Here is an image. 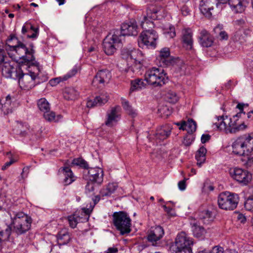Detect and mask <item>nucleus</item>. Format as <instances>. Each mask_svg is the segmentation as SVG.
<instances>
[{
    "label": "nucleus",
    "mask_w": 253,
    "mask_h": 253,
    "mask_svg": "<svg viewBox=\"0 0 253 253\" xmlns=\"http://www.w3.org/2000/svg\"><path fill=\"white\" fill-rule=\"evenodd\" d=\"M165 231L162 226H153L148 231L147 240L150 245L155 247L160 246Z\"/></svg>",
    "instance_id": "obj_14"
},
{
    "label": "nucleus",
    "mask_w": 253,
    "mask_h": 253,
    "mask_svg": "<svg viewBox=\"0 0 253 253\" xmlns=\"http://www.w3.org/2000/svg\"><path fill=\"white\" fill-rule=\"evenodd\" d=\"M196 123L192 119L188 120L187 122L185 121L181 122V126L179 127V129H186L188 133H192L196 130Z\"/></svg>",
    "instance_id": "obj_31"
},
{
    "label": "nucleus",
    "mask_w": 253,
    "mask_h": 253,
    "mask_svg": "<svg viewBox=\"0 0 253 253\" xmlns=\"http://www.w3.org/2000/svg\"><path fill=\"white\" fill-rule=\"evenodd\" d=\"M121 52L124 58L133 60L134 62H135V65L132 66L130 68H129L128 69L126 70V72H129L130 70L132 72H134L137 70H140L141 68L142 65L140 62L139 61L137 63L136 60V54L138 53V50L134 49L129 50L127 49L124 48L122 50Z\"/></svg>",
    "instance_id": "obj_20"
},
{
    "label": "nucleus",
    "mask_w": 253,
    "mask_h": 253,
    "mask_svg": "<svg viewBox=\"0 0 253 253\" xmlns=\"http://www.w3.org/2000/svg\"><path fill=\"white\" fill-rule=\"evenodd\" d=\"M96 106H97V104L95 98L93 100H90L87 101L86 103V107L88 108H92Z\"/></svg>",
    "instance_id": "obj_59"
},
{
    "label": "nucleus",
    "mask_w": 253,
    "mask_h": 253,
    "mask_svg": "<svg viewBox=\"0 0 253 253\" xmlns=\"http://www.w3.org/2000/svg\"><path fill=\"white\" fill-rule=\"evenodd\" d=\"M222 28V25H218L214 29V30L217 33L219 32V36L221 40H227L228 37L227 34L225 31H220Z\"/></svg>",
    "instance_id": "obj_44"
},
{
    "label": "nucleus",
    "mask_w": 253,
    "mask_h": 253,
    "mask_svg": "<svg viewBox=\"0 0 253 253\" xmlns=\"http://www.w3.org/2000/svg\"><path fill=\"white\" fill-rule=\"evenodd\" d=\"M84 173L87 174V178L94 183L100 185L103 181V170L99 167H88V169L84 170Z\"/></svg>",
    "instance_id": "obj_16"
},
{
    "label": "nucleus",
    "mask_w": 253,
    "mask_h": 253,
    "mask_svg": "<svg viewBox=\"0 0 253 253\" xmlns=\"http://www.w3.org/2000/svg\"><path fill=\"white\" fill-rule=\"evenodd\" d=\"M111 77V74L109 70H101L94 77L92 82V85L97 87L104 86L109 82Z\"/></svg>",
    "instance_id": "obj_18"
},
{
    "label": "nucleus",
    "mask_w": 253,
    "mask_h": 253,
    "mask_svg": "<svg viewBox=\"0 0 253 253\" xmlns=\"http://www.w3.org/2000/svg\"><path fill=\"white\" fill-rule=\"evenodd\" d=\"M31 30L34 31V33L32 35H28L27 37L29 38H37L38 35V30L39 29L38 28H36L34 27L30 23H26L22 28V33L23 34H25L26 32H29V30Z\"/></svg>",
    "instance_id": "obj_34"
},
{
    "label": "nucleus",
    "mask_w": 253,
    "mask_h": 253,
    "mask_svg": "<svg viewBox=\"0 0 253 253\" xmlns=\"http://www.w3.org/2000/svg\"><path fill=\"white\" fill-rule=\"evenodd\" d=\"M1 71L3 77L16 80L18 74L21 72V68L13 62H5L2 64Z\"/></svg>",
    "instance_id": "obj_15"
},
{
    "label": "nucleus",
    "mask_w": 253,
    "mask_h": 253,
    "mask_svg": "<svg viewBox=\"0 0 253 253\" xmlns=\"http://www.w3.org/2000/svg\"><path fill=\"white\" fill-rule=\"evenodd\" d=\"M120 35V30H112L104 39L103 42V48L105 53L108 55H112L116 51V46L122 43L123 41Z\"/></svg>",
    "instance_id": "obj_8"
},
{
    "label": "nucleus",
    "mask_w": 253,
    "mask_h": 253,
    "mask_svg": "<svg viewBox=\"0 0 253 253\" xmlns=\"http://www.w3.org/2000/svg\"><path fill=\"white\" fill-rule=\"evenodd\" d=\"M97 106H101L104 104L108 101V99L101 96H97L95 98Z\"/></svg>",
    "instance_id": "obj_54"
},
{
    "label": "nucleus",
    "mask_w": 253,
    "mask_h": 253,
    "mask_svg": "<svg viewBox=\"0 0 253 253\" xmlns=\"http://www.w3.org/2000/svg\"><path fill=\"white\" fill-rule=\"evenodd\" d=\"M78 95V92L74 88H66L63 93L64 97L67 100L75 99Z\"/></svg>",
    "instance_id": "obj_37"
},
{
    "label": "nucleus",
    "mask_w": 253,
    "mask_h": 253,
    "mask_svg": "<svg viewBox=\"0 0 253 253\" xmlns=\"http://www.w3.org/2000/svg\"><path fill=\"white\" fill-rule=\"evenodd\" d=\"M163 207L165 211L167 212V213L169 215L172 216H174L175 215V213L173 210L172 208L168 207L165 205H164Z\"/></svg>",
    "instance_id": "obj_57"
},
{
    "label": "nucleus",
    "mask_w": 253,
    "mask_h": 253,
    "mask_svg": "<svg viewBox=\"0 0 253 253\" xmlns=\"http://www.w3.org/2000/svg\"><path fill=\"white\" fill-rule=\"evenodd\" d=\"M2 46L9 56L16 62L28 64L35 60L33 44L30 45L31 48L29 49L14 35H10L6 40L5 45L2 44Z\"/></svg>",
    "instance_id": "obj_1"
},
{
    "label": "nucleus",
    "mask_w": 253,
    "mask_h": 253,
    "mask_svg": "<svg viewBox=\"0 0 253 253\" xmlns=\"http://www.w3.org/2000/svg\"><path fill=\"white\" fill-rule=\"evenodd\" d=\"M57 240L59 246L66 245L70 241V235L66 230H62L57 234Z\"/></svg>",
    "instance_id": "obj_30"
},
{
    "label": "nucleus",
    "mask_w": 253,
    "mask_h": 253,
    "mask_svg": "<svg viewBox=\"0 0 253 253\" xmlns=\"http://www.w3.org/2000/svg\"><path fill=\"white\" fill-rule=\"evenodd\" d=\"M250 0H229L228 2L232 11L236 13L243 12Z\"/></svg>",
    "instance_id": "obj_23"
},
{
    "label": "nucleus",
    "mask_w": 253,
    "mask_h": 253,
    "mask_svg": "<svg viewBox=\"0 0 253 253\" xmlns=\"http://www.w3.org/2000/svg\"><path fill=\"white\" fill-rule=\"evenodd\" d=\"M224 253H238V252L235 250L226 249L225 251L224 250Z\"/></svg>",
    "instance_id": "obj_64"
},
{
    "label": "nucleus",
    "mask_w": 253,
    "mask_h": 253,
    "mask_svg": "<svg viewBox=\"0 0 253 253\" xmlns=\"http://www.w3.org/2000/svg\"><path fill=\"white\" fill-rule=\"evenodd\" d=\"M232 147L234 154L248 156L253 151V133L238 137L232 143Z\"/></svg>",
    "instance_id": "obj_3"
},
{
    "label": "nucleus",
    "mask_w": 253,
    "mask_h": 253,
    "mask_svg": "<svg viewBox=\"0 0 253 253\" xmlns=\"http://www.w3.org/2000/svg\"><path fill=\"white\" fill-rule=\"evenodd\" d=\"M210 253H224V249L219 246H215Z\"/></svg>",
    "instance_id": "obj_56"
},
{
    "label": "nucleus",
    "mask_w": 253,
    "mask_h": 253,
    "mask_svg": "<svg viewBox=\"0 0 253 253\" xmlns=\"http://www.w3.org/2000/svg\"><path fill=\"white\" fill-rule=\"evenodd\" d=\"M191 225L194 236L197 238L203 239L206 234L205 228L196 222L191 223Z\"/></svg>",
    "instance_id": "obj_28"
},
{
    "label": "nucleus",
    "mask_w": 253,
    "mask_h": 253,
    "mask_svg": "<svg viewBox=\"0 0 253 253\" xmlns=\"http://www.w3.org/2000/svg\"><path fill=\"white\" fill-rule=\"evenodd\" d=\"M207 153L206 149L204 147H201L197 151L195 158L197 161V165L201 167L206 160V154Z\"/></svg>",
    "instance_id": "obj_35"
},
{
    "label": "nucleus",
    "mask_w": 253,
    "mask_h": 253,
    "mask_svg": "<svg viewBox=\"0 0 253 253\" xmlns=\"http://www.w3.org/2000/svg\"><path fill=\"white\" fill-rule=\"evenodd\" d=\"M68 221L69 223L70 224V226L73 228H74L76 227L77 224V218L74 217V216L70 215L68 216Z\"/></svg>",
    "instance_id": "obj_51"
},
{
    "label": "nucleus",
    "mask_w": 253,
    "mask_h": 253,
    "mask_svg": "<svg viewBox=\"0 0 253 253\" xmlns=\"http://www.w3.org/2000/svg\"><path fill=\"white\" fill-rule=\"evenodd\" d=\"M164 33L166 38L169 39L173 38L176 35L175 28L172 26H169V29H166Z\"/></svg>",
    "instance_id": "obj_45"
},
{
    "label": "nucleus",
    "mask_w": 253,
    "mask_h": 253,
    "mask_svg": "<svg viewBox=\"0 0 253 253\" xmlns=\"http://www.w3.org/2000/svg\"><path fill=\"white\" fill-rule=\"evenodd\" d=\"M199 40L200 44L205 47L211 46L213 42L212 37L205 30H203L201 31L199 37Z\"/></svg>",
    "instance_id": "obj_25"
},
{
    "label": "nucleus",
    "mask_w": 253,
    "mask_h": 253,
    "mask_svg": "<svg viewBox=\"0 0 253 253\" xmlns=\"http://www.w3.org/2000/svg\"><path fill=\"white\" fill-rule=\"evenodd\" d=\"M44 118L48 122H56L59 121L61 119V116L58 115L56 116L55 113L54 112L47 111L43 113Z\"/></svg>",
    "instance_id": "obj_39"
},
{
    "label": "nucleus",
    "mask_w": 253,
    "mask_h": 253,
    "mask_svg": "<svg viewBox=\"0 0 253 253\" xmlns=\"http://www.w3.org/2000/svg\"><path fill=\"white\" fill-rule=\"evenodd\" d=\"M144 79L149 84L161 86L166 84L168 78L164 69L152 67L146 71Z\"/></svg>",
    "instance_id": "obj_5"
},
{
    "label": "nucleus",
    "mask_w": 253,
    "mask_h": 253,
    "mask_svg": "<svg viewBox=\"0 0 253 253\" xmlns=\"http://www.w3.org/2000/svg\"><path fill=\"white\" fill-rule=\"evenodd\" d=\"M99 200H100V198L98 196L95 197V199L94 200V205L93 206H90L89 208H87V209L84 208V209H83V210L84 211V212L86 214H89L90 213V212L92 211L94 205L95 204H96V203H98Z\"/></svg>",
    "instance_id": "obj_49"
},
{
    "label": "nucleus",
    "mask_w": 253,
    "mask_h": 253,
    "mask_svg": "<svg viewBox=\"0 0 253 253\" xmlns=\"http://www.w3.org/2000/svg\"><path fill=\"white\" fill-rule=\"evenodd\" d=\"M215 4V0H202L200 3V10L201 13L209 18L212 16L211 10H213Z\"/></svg>",
    "instance_id": "obj_22"
},
{
    "label": "nucleus",
    "mask_w": 253,
    "mask_h": 253,
    "mask_svg": "<svg viewBox=\"0 0 253 253\" xmlns=\"http://www.w3.org/2000/svg\"><path fill=\"white\" fill-rule=\"evenodd\" d=\"M158 38L157 32L154 30H144L138 39V45L142 48L145 46L155 47Z\"/></svg>",
    "instance_id": "obj_12"
},
{
    "label": "nucleus",
    "mask_w": 253,
    "mask_h": 253,
    "mask_svg": "<svg viewBox=\"0 0 253 253\" xmlns=\"http://www.w3.org/2000/svg\"><path fill=\"white\" fill-rule=\"evenodd\" d=\"M121 108L120 106L112 107L107 114V120L105 125L108 126H112L120 119Z\"/></svg>",
    "instance_id": "obj_21"
},
{
    "label": "nucleus",
    "mask_w": 253,
    "mask_h": 253,
    "mask_svg": "<svg viewBox=\"0 0 253 253\" xmlns=\"http://www.w3.org/2000/svg\"><path fill=\"white\" fill-rule=\"evenodd\" d=\"M138 26L135 20L131 19L126 23H123L121 26L120 33L123 36L121 38L123 41L126 36H136L138 34Z\"/></svg>",
    "instance_id": "obj_19"
},
{
    "label": "nucleus",
    "mask_w": 253,
    "mask_h": 253,
    "mask_svg": "<svg viewBox=\"0 0 253 253\" xmlns=\"http://www.w3.org/2000/svg\"><path fill=\"white\" fill-rule=\"evenodd\" d=\"M239 201V198L237 194L226 191L218 195L217 203L221 209L233 210L237 208Z\"/></svg>",
    "instance_id": "obj_9"
},
{
    "label": "nucleus",
    "mask_w": 253,
    "mask_h": 253,
    "mask_svg": "<svg viewBox=\"0 0 253 253\" xmlns=\"http://www.w3.org/2000/svg\"><path fill=\"white\" fill-rule=\"evenodd\" d=\"M210 138H211V136L208 134H203L202 135L201 138L202 143H206L210 140Z\"/></svg>",
    "instance_id": "obj_60"
},
{
    "label": "nucleus",
    "mask_w": 253,
    "mask_h": 253,
    "mask_svg": "<svg viewBox=\"0 0 253 253\" xmlns=\"http://www.w3.org/2000/svg\"><path fill=\"white\" fill-rule=\"evenodd\" d=\"M181 12L183 16H186L190 15L191 10L187 5H184L181 8Z\"/></svg>",
    "instance_id": "obj_52"
},
{
    "label": "nucleus",
    "mask_w": 253,
    "mask_h": 253,
    "mask_svg": "<svg viewBox=\"0 0 253 253\" xmlns=\"http://www.w3.org/2000/svg\"><path fill=\"white\" fill-rule=\"evenodd\" d=\"M186 179L185 178L178 183V188L181 191L184 190L186 188Z\"/></svg>",
    "instance_id": "obj_58"
},
{
    "label": "nucleus",
    "mask_w": 253,
    "mask_h": 253,
    "mask_svg": "<svg viewBox=\"0 0 253 253\" xmlns=\"http://www.w3.org/2000/svg\"><path fill=\"white\" fill-rule=\"evenodd\" d=\"M12 228L10 225L6 226V228L4 230L0 231V238H1V242L3 240H8L11 234Z\"/></svg>",
    "instance_id": "obj_41"
},
{
    "label": "nucleus",
    "mask_w": 253,
    "mask_h": 253,
    "mask_svg": "<svg viewBox=\"0 0 253 253\" xmlns=\"http://www.w3.org/2000/svg\"><path fill=\"white\" fill-rule=\"evenodd\" d=\"M35 68L34 70L29 71V73L24 74L21 70V72L18 74L17 79H18L19 84L21 87L25 89H29L35 86L34 81L37 77L40 72L39 63L33 64V66Z\"/></svg>",
    "instance_id": "obj_11"
},
{
    "label": "nucleus",
    "mask_w": 253,
    "mask_h": 253,
    "mask_svg": "<svg viewBox=\"0 0 253 253\" xmlns=\"http://www.w3.org/2000/svg\"><path fill=\"white\" fill-rule=\"evenodd\" d=\"M193 137L191 135H187L184 137L183 144L186 146H190L193 141Z\"/></svg>",
    "instance_id": "obj_50"
},
{
    "label": "nucleus",
    "mask_w": 253,
    "mask_h": 253,
    "mask_svg": "<svg viewBox=\"0 0 253 253\" xmlns=\"http://www.w3.org/2000/svg\"><path fill=\"white\" fill-rule=\"evenodd\" d=\"M28 127L22 123H17V126L13 129L14 134L18 136L22 137L26 136L27 134Z\"/></svg>",
    "instance_id": "obj_33"
},
{
    "label": "nucleus",
    "mask_w": 253,
    "mask_h": 253,
    "mask_svg": "<svg viewBox=\"0 0 253 253\" xmlns=\"http://www.w3.org/2000/svg\"><path fill=\"white\" fill-rule=\"evenodd\" d=\"M194 244L193 239L184 232L178 233L173 245L175 253H193L192 246Z\"/></svg>",
    "instance_id": "obj_6"
},
{
    "label": "nucleus",
    "mask_w": 253,
    "mask_h": 253,
    "mask_svg": "<svg viewBox=\"0 0 253 253\" xmlns=\"http://www.w3.org/2000/svg\"><path fill=\"white\" fill-rule=\"evenodd\" d=\"M243 107V104H238L237 108L239 109L240 112L233 116L232 118L228 119L227 116L217 117L216 122L213 124V128L223 131L226 133H236L245 130L247 125L243 122H239V119L242 117V115H245Z\"/></svg>",
    "instance_id": "obj_2"
},
{
    "label": "nucleus",
    "mask_w": 253,
    "mask_h": 253,
    "mask_svg": "<svg viewBox=\"0 0 253 253\" xmlns=\"http://www.w3.org/2000/svg\"><path fill=\"white\" fill-rule=\"evenodd\" d=\"M214 218V213L209 210L203 211L199 214V219L205 224L211 223L213 221Z\"/></svg>",
    "instance_id": "obj_29"
},
{
    "label": "nucleus",
    "mask_w": 253,
    "mask_h": 253,
    "mask_svg": "<svg viewBox=\"0 0 253 253\" xmlns=\"http://www.w3.org/2000/svg\"><path fill=\"white\" fill-rule=\"evenodd\" d=\"M122 106L126 113L132 117L134 118L136 116L137 113L136 110L134 109L130 106L128 101H125L122 102Z\"/></svg>",
    "instance_id": "obj_40"
},
{
    "label": "nucleus",
    "mask_w": 253,
    "mask_h": 253,
    "mask_svg": "<svg viewBox=\"0 0 253 253\" xmlns=\"http://www.w3.org/2000/svg\"><path fill=\"white\" fill-rule=\"evenodd\" d=\"M5 49L2 46V44L0 46V65L3 64L5 62V58H6Z\"/></svg>",
    "instance_id": "obj_48"
},
{
    "label": "nucleus",
    "mask_w": 253,
    "mask_h": 253,
    "mask_svg": "<svg viewBox=\"0 0 253 253\" xmlns=\"http://www.w3.org/2000/svg\"><path fill=\"white\" fill-rule=\"evenodd\" d=\"M85 189L90 192L93 191L94 190V188L91 184L87 183V184L85 186Z\"/></svg>",
    "instance_id": "obj_63"
},
{
    "label": "nucleus",
    "mask_w": 253,
    "mask_h": 253,
    "mask_svg": "<svg viewBox=\"0 0 253 253\" xmlns=\"http://www.w3.org/2000/svg\"><path fill=\"white\" fill-rule=\"evenodd\" d=\"M32 219L23 212L17 213L12 220L13 232L21 235L28 231L31 227Z\"/></svg>",
    "instance_id": "obj_10"
},
{
    "label": "nucleus",
    "mask_w": 253,
    "mask_h": 253,
    "mask_svg": "<svg viewBox=\"0 0 253 253\" xmlns=\"http://www.w3.org/2000/svg\"><path fill=\"white\" fill-rule=\"evenodd\" d=\"M118 251V250L117 248L113 247L109 248L104 253H117Z\"/></svg>",
    "instance_id": "obj_61"
},
{
    "label": "nucleus",
    "mask_w": 253,
    "mask_h": 253,
    "mask_svg": "<svg viewBox=\"0 0 253 253\" xmlns=\"http://www.w3.org/2000/svg\"><path fill=\"white\" fill-rule=\"evenodd\" d=\"M172 127L170 125L166 124L158 128L156 132V138L160 140H164L167 138L170 134Z\"/></svg>",
    "instance_id": "obj_26"
},
{
    "label": "nucleus",
    "mask_w": 253,
    "mask_h": 253,
    "mask_svg": "<svg viewBox=\"0 0 253 253\" xmlns=\"http://www.w3.org/2000/svg\"><path fill=\"white\" fill-rule=\"evenodd\" d=\"M245 209L249 211H253V195L250 196L244 203Z\"/></svg>",
    "instance_id": "obj_43"
},
{
    "label": "nucleus",
    "mask_w": 253,
    "mask_h": 253,
    "mask_svg": "<svg viewBox=\"0 0 253 253\" xmlns=\"http://www.w3.org/2000/svg\"><path fill=\"white\" fill-rule=\"evenodd\" d=\"M182 40L183 46L186 49L190 50L193 47V40L192 32L190 29L186 28L182 30Z\"/></svg>",
    "instance_id": "obj_24"
},
{
    "label": "nucleus",
    "mask_w": 253,
    "mask_h": 253,
    "mask_svg": "<svg viewBox=\"0 0 253 253\" xmlns=\"http://www.w3.org/2000/svg\"><path fill=\"white\" fill-rule=\"evenodd\" d=\"M79 70V67L77 66H74L69 73H68L66 75L63 76V80H67L68 79L74 76L77 73Z\"/></svg>",
    "instance_id": "obj_46"
},
{
    "label": "nucleus",
    "mask_w": 253,
    "mask_h": 253,
    "mask_svg": "<svg viewBox=\"0 0 253 253\" xmlns=\"http://www.w3.org/2000/svg\"><path fill=\"white\" fill-rule=\"evenodd\" d=\"M37 104L40 110L43 113L46 111H49L50 109L49 103L44 98L39 99Z\"/></svg>",
    "instance_id": "obj_38"
},
{
    "label": "nucleus",
    "mask_w": 253,
    "mask_h": 253,
    "mask_svg": "<svg viewBox=\"0 0 253 253\" xmlns=\"http://www.w3.org/2000/svg\"><path fill=\"white\" fill-rule=\"evenodd\" d=\"M118 187V185L117 183H109L100 190V194L102 197L110 196L116 191Z\"/></svg>",
    "instance_id": "obj_27"
},
{
    "label": "nucleus",
    "mask_w": 253,
    "mask_h": 253,
    "mask_svg": "<svg viewBox=\"0 0 253 253\" xmlns=\"http://www.w3.org/2000/svg\"><path fill=\"white\" fill-rule=\"evenodd\" d=\"M167 98L169 99V101L172 103H176L178 100V96L175 93H169Z\"/></svg>",
    "instance_id": "obj_55"
},
{
    "label": "nucleus",
    "mask_w": 253,
    "mask_h": 253,
    "mask_svg": "<svg viewBox=\"0 0 253 253\" xmlns=\"http://www.w3.org/2000/svg\"><path fill=\"white\" fill-rule=\"evenodd\" d=\"M72 164L73 165L79 166L80 167L84 168V170L88 169V165L87 162L82 158H79L74 159L73 160Z\"/></svg>",
    "instance_id": "obj_42"
},
{
    "label": "nucleus",
    "mask_w": 253,
    "mask_h": 253,
    "mask_svg": "<svg viewBox=\"0 0 253 253\" xmlns=\"http://www.w3.org/2000/svg\"><path fill=\"white\" fill-rule=\"evenodd\" d=\"M63 81H64L63 80V77L62 78L58 77L50 80L49 81V83L51 86H53L56 85L57 84H58Z\"/></svg>",
    "instance_id": "obj_53"
},
{
    "label": "nucleus",
    "mask_w": 253,
    "mask_h": 253,
    "mask_svg": "<svg viewBox=\"0 0 253 253\" xmlns=\"http://www.w3.org/2000/svg\"><path fill=\"white\" fill-rule=\"evenodd\" d=\"M146 85L145 83L141 79H136L131 81L130 91L139 90L144 88Z\"/></svg>",
    "instance_id": "obj_36"
},
{
    "label": "nucleus",
    "mask_w": 253,
    "mask_h": 253,
    "mask_svg": "<svg viewBox=\"0 0 253 253\" xmlns=\"http://www.w3.org/2000/svg\"><path fill=\"white\" fill-rule=\"evenodd\" d=\"M176 59L170 55L169 49L168 47L162 48L157 57L156 63L161 67H167L174 65Z\"/></svg>",
    "instance_id": "obj_17"
},
{
    "label": "nucleus",
    "mask_w": 253,
    "mask_h": 253,
    "mask_svg": "<svg viewBox=\"0 0 253 253\" xmlns=\"http://www.w3.org/2000/svg\"><path fill=\"white\" fill-rule=\"evenodd\" d=\"M0 103L2 104V107L5 109L6 110H9L11 103V98L9 95H8L5 97V102L3 104L2 100H0Z\"/></svg>",
    "instance_id": "obj_47"
},
{
    "label": "nucleus",
    "mask_w": 253,
    "mask_h": 253,
    "mask_svg": "<svg viewBox=\"0 0 253 253\" xmlns=\"http://www.w3.org/2000/svg\"><path fill=\"white\" fill-rule=\"evenodd\" d=\"M113 223L121 235L128 234L131 231V219L124 211L115 212L113 214Z\"/></svg>",
    "instance_id": "obj_7"
},
{
    "label": "nucleus",
    "mask_w": 253,
    "mask_h": 253,
    "mask_svg": "<svg viewBox=\"0 0 253 253\" xmlns=\"http://www.w3.org/2000/svg\"><path fill=\"white\" fill-rule=\"evenodd\" d=\"M164 9L153 5L148 6L142 17L140 18V25L144 30H153L154 27L153 20L162 18Z\"/></svg>",
    "instance_id": "obj_4"
},
{
    "label": "nucleus",
    "mask_w": 253,
    "mask_h": 253,
    "mask_svg": "<svg viewBox=\"0 0 253 253\" xmlns=\"http://www.w3.org/2000/svg\"><path fill=\"white\" fill-rule=\"evenodd\" d=\"M64 174V184L68 185L75 181V179L71 169L68 167L61 168L60 169Z\"/></svg>",
    "instance_id": "obj_32"
},
{
    "label": "nucleus",
    "mask_w": 253,
    "mask_h": 253,
    "mask_svg": "<svg viewBox=\"0 0 253 253\" xmlns=\"http://www.w3.org/2000/svg\"><path fill=\"white\" fill-rule=\"evenodd\" d=\"M14 162V161L13 159L10 160V161L5 163V164L2 167L1 169L2 170L6 169L8 167H9L10 165L13 164Z\"/></svg>",
    "instance_id": "obj_62"
},
{
    "label": "nucleus",
    "mask_w": 253,
    "mask_h": 253,
    "mask_svg": "<svg viewBox=\"0 0 253 253\" xmlns=\"http://www.w3.org/2000/svg\"><path fill=\"white\" fill-rule=\"evenodd\" d=\"M231 177L243 185H247L252 180V174L246 169L238 167L229 169Z\"/></svg>",
    "instance_id": "obj_13"
}]
</instances>
